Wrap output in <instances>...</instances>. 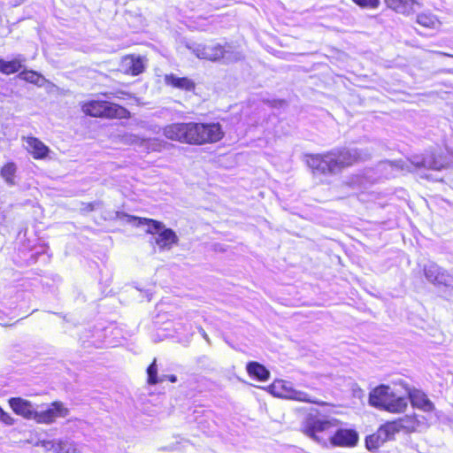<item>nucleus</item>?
Returning a JSON list of instances; mask_svg holds the SVG:
<instances>
[{"label":"nucleus","mask_w":453,"mask_h":453,"mask_svg":"<svg viewBox=\"0 0 453 453\" xmlns=\"http://www.w3.org/2000/svg\"><path fill=\"white\" fill-rule=\"evenodd\" d=\"M424 274L434 285L449 286L453 283V274L434 262H429L424 266Z\"/></svg>","instance_id":"obj_11"},{"label":"nucleus","mask_w":453,"mask_h":453,"mask_svg":"<svg viewBox=\"0 0 453 453\" xmlns=\"http://www.w3.org/2000/svg\"><path fill=\"white\" fill-rule=\"evenodd\" d=\"M401 431L407 433L415 432L427 426L425 417H418L417 415H406L403 418L397 419Z\"/></svg>","instance_id":"obj_21"},{"label":"nucleus","mask_w":453,"mask_h":453,"mask_svg":"<svg viewBox=\"0 0 453 453\" xmlns=\"http://www.w3.org/2000/svg\"><path fill=\"white\" fill-rule=\"evenodd\" d=\"M336 425L337 420L334 418L329 419L319 416L309 415L303 424V431L316 442L326 446L327 440L320 436L319 434L335 427Z\"/></svg>","instance_id":"obj_5"},{"label":"nucleus","mask_w":453,"mask_h":453,"mask_svg":"<svg viewBox=\"0 0 453 453\" xmlns=\"http://www.w3.org/2000/svg\"><path fill=\"white\" fill-rule=\"evenodd\" d=\"M400 431L397 420L386 422L378 428L376 433L366 437V448L369 450H375L386 441L394 440L395 435Z\"/></svg>","instance_id":"obj_7"},{"label":"nucleus","mask_w":453,"mask_h":453,"mask_svg":"<svg viewBox=\"0 0 453 453\" xmlns=\"http://www.w3.org/2000/svg\"><path fill=\"white\" fill-rule=\"evenodd\" d=\"M388 6L398 13L409 15L421 6L420 0H385Z\"/></svg>","instance_id":"obj_22"},{"label":"nucleus","mask_w":453,"mask_h":453,"mask_svg":"<svg viewBox=\"0 0 453 453\" xmlns=\"http://www.w3.org/2000/svg\"><path fill=\"white\" fill-rule=\"evenodd\" d=\"M361 7L376 8L380 4V0H352Z\"/></svg>","instance_id":"obj_33"},{"label":"nucleus","mask_w":453,"mask_h":453,"mask_svg":"<svg viewBox=\"0 0 453 453\" xmlns=\"http://www.w3.org/2000/svg\"><path fill=\"white\" fill-rule=\"evenodd\" d=\"M409 400L411 405L425 412H432L434 404L428 399L427 395L421 390L413 389L409 392Z\"/></svg>","instance_id":"obj_20"},{"label":"nucleus","mask_w":453,"mask_h":453,"mask_svg":"<svg viewBox=\"0 0 453 453\" xmlns=\"http://www.w3.org/2000/svg\"><path fill=\"white\" fill-rule=\"evenodd\" d=\"M130 221H133L134 224L136 226H148V233H157V236L155 237V242L161 249H170L173 244L177 243L178 242V237L174 231H173L170 228H165V226L159 221L137 217H132V219Z\"/></svg>","instance_id":"obj_4"},{"label":"nucleus","mask_w":453,"mask_h":453,"mask_svg":"<svg viewBox=\"0 0 453 453\" xmlns=\"http://www.w3.org/2000/svg\"><path fill=\"white\" fill-rule=\"evenodd\" d=\"M163 133L167 139L190 144L216 142L224 135L219 123H173L165 126Z\"/></svg>","instance_id":"obj_1"},{"label":"nucleus","mask_w":453,"mask_h":453,"mask_svg":"<svg viewBox=\"0 0 453 453\" xmlns=\"http://www.w3.org/2000/svg\"><path fill=\"white\" fill-rule=\"evenodd\" d=\"M189 49L199 58L211 61L222 59L224 63H233L240 60L242 54L232 44H193Z\"/></svg>","instance_id":"obj_3"},{"label":"nucleus","mask_w":453,"mask_h":453,"mask_svg":"<svg viewBox=\"0 0 453 453\" xmlns=\"http://www.w3.org/2000/svg\"><path fill=\"white\" fill-rule=\"evenodd\" d=\"M9 404L17 415L27 419H35L36 411L29 401L20 397H12L9 400Z\"/></svg>","instance_id":"obj_18"},{"label":"nucleus","mask_w":453,"mask_h":453,"mask_svg":"<svg viewBox=\"0 0 453 453\" xmlns=\"http://www.w3.org/2000/svg\"><path fill=\"white\" fill-rule=\"evenodd\" d=\"M120 66L125 73L138 75L144 70V60L140 56H126L122 58Z\"/></svg>","instance_id":"obj_19"},{"label":"nucleus","mask_w":453,"mask_h":453,"mask_svg":"<svg viewBox=\"0 0 453 453\" xmlns=\"http://www.w3.org/2000/svg\"><path fill=\"white\" fill-rule=\"evenodd\" d=\"M358 434L353 429H338L329 437L332 445L338 447H354L358 441Z\"/></svg>","instance_id":"obj_16"},{"label":"nucleus","mask_w":453,"mask_h":453,"mask_svg":"<svg viewBox=\"0 0 453 453\" xmlns=\"http://www.w3.org/2000/svg\"><path fill=\"white\" fill-rule=\"evenodd\" d=\"M24 0H7V4L10 6L15 7L23 3Z\"/></svg>","instance_id":"obj_36"},{"label":"nucleus","mask_w":453,"mask_h":453,"mask_svg":"<svg viewBox=\"0 0 453 453\" xmlns=\"http://www.w3.org/2000/svg\"><path fill=\"white\" fill-rule=\"evenodd\" d=\"M165 83L167 86L184 91H193L196 88L195 82L187 77H178L173 73L165 76Z\"/></svg>","instance_id":"obj_23"},{"label":"nucleus","mask_w":453,"mask_h":453,"mask_svg":"<svg viewBox=\"0 0 453 453\" xmlns=\"http://www.w3.org/2000/svg\"><path fill=\"white\" fill-rule=\"evenodd\" d=\"M386 165H388V166H391V167L393 166L392 163H386Z\"/></svg>","instance_id":"obj_37"},{"label":"nucleus","mask_w":453,"mask_h":453,"mask_svg":"<svg viewBox=\"0 0 453 453\" xmlns=\"http://www.w3.org/2000/svg\"><path fill=\"white\" fill-rule=\"evenodd\" d=\"M247 372L250 376L254 377L261 381L267 380L270 376V372L264 365L257 362L248 363Z\"/></svg>","instance_id":"obj_26"},{"label":"nucleus","mask_w":453,"mask_h":453,"mask_svg":"<svg viewBox=\"0 0 453 453\" xmlns=\"http://www.w3.org/2000/svg\"><path fill=\"white\" fill-rule=\"evenodd\" d=\"M198 331L201 334L202 337L210 344L211 340H210L208 334H206V332L203 330V328L198 327Z\"/></svg>","instance_id":"obj_35"},{"label":"nucleus","mask_w":453,"mask_h":453,"mask_svg":"<svg viewBox=\"0 0 453 453\" xmlns=\"http://www.w3.org/2000/svg\"><path fill=\"white\" fill-rule=\"evenodd\" d=\"M69 414V411L60 402H54L44 411H37L35 419L38 423L50 424L58 418H65Z\"/></svg>","instance_id":"obj_14"},{"label":"nucleus","mask_w":453,"mask_h":453,"mask_svg":"<svg viewBox=\"0 0 453 453\" xmlns=\"http://www.w3.org/2000/svg\"><path fill=\"white\" fill-rule=\"evenodd\" d=\"M411 164L415 168L423 167L432 170H441L447 167L449 165V161L447 157L431 153L425 156L413 157Z\"/></svg>","instance_id":"obj_12"},{"label":"nucleus","mask_w":453,"mask_h":453,"mask_svg":"<svg viewBox=\"0 0 453 453\" xmlns=\"http://www.w3.org/2000/svg\"><path fill=\"white\" fill-rule=\"evenodd\" d=\"M333 151L325 155H312L307 158V165L313 171L334 173L339 171Z\"/></svg>","instance_id":"obj_10"},{"label":"nucleus","mask_w":453,"mask_h":453,"mask_svg":"<svg viewBox=\"0 0 453 453\" xmlns=\"http://www.w3.org/2000/svg\"><path fill=\"white\" fill-rule=\"evenodd\" d=\"M22 141L26 142L25 148L35 159H44L50 149L42 141L34 136H22Z\"/></svg>","instance_id":"obj_17"},{"label":"nucleus","mask_w":453,"mask_h":453,"mask_svg":"<svg viewBox=\"0 0 453 453\" xmlns=\"http://www.w3.org/2000/svg\"><path fill=\"white\" fill-rule=\"evenodd\" d=\"M82 111L93 117L124 119L129 114L124 107L106 101L88 102L82 105Z\"/></svg>","instance_id":"obj_6"},{"label":"nucleus","mask_w":453,"mask_h":453,"mask_svg":"<svg viewBox=\"0 0 453 453\" xmlns=\"http://www.w3.org/2000/svg\"><path fill=\"white\" fill-rule=\"evenodd\" d=\"M18 166L14 162H8L4 165L0 170V176L4 180V182L12 187L16 185V173H17Z\"/></svg>","instance_id":"obj_25"},{"label":"nucleus","mask_w":453,"mask_h":453,"mask_svg":"<svg viewBox=\"0 0 453 453\" xmlns=\"http://www.w3.org/2000/svg\"><path fill=\"white\" fill-rule=\"evenodd\" d=\"M147 373H148V382L150 385H155L158 382H162V381L165 380L166 379L169 380L171 382L177 381V377L175 375H164L161 378H157V365H156V359L148 367Z\"/></svg>","instance_id":"obj_27"},{"label":"nucleus","mask_w":453,"mask_h":453,"mask_svg":"<svg viewBox=\"0 0 453 453\" xmlns=\"http://www.w3.org/2000/svg\"><path fill=\"white\" fill-rule=\"evenodd\" d=\"M334 156L336 157L338 169L350 165L358 160H365L367 155L363 154L357 149H342L333 150Z\"/></svg>","instance_id":"obj_15"},{"label":"nucleus","mask_w":453,"mask_h":453,"mask_svg":"<svg viewBox=\"0 0 453 453\" xmlns=\"http://www.w3.org/2000/svg\"><path fill=\"white\" fill-rule=\"evenodd\" d=\"M44 446L54 450L55 453H81L78 446L71 441L59 440L58 441H47Z\"/></svg>","instance_id":"obj_24"},{"label":"nucleus","mask_w":453,"mask_h":453,"mask_svg":"<svg viewBox=\"0 0 453 453\" xmlns=\"http://www.w3.org/2000/svg\"><path fill=\"white\" fill-rule=\"evenodd\" d=\"M24 61L25 59L21 58L11 61H4L0 58V72L6 75L15 73L21 69Z\"/></svg>","instance_id":"obj_28"},{"label":"nucleus","mask_w":453,"mask_h":453,"mask_svg":"<svg viewBox=\"0 0 453 453\" xmlns=\"http://www.w3.org/2000/svg\"><path fill=\"white\" fill-rule=\"evenodd\" d=\"M69 414V411L60 402H54L44 411H37L35 419L38 423L50 424L58 418H65Z\"/></svg>","instance_id":"obj_13"},{"label":"nucleus","mask_w":453,"mask_h":453,"mask_svg":"<svg viewBox=\"0 0 453 453\" xmlns=\"http://www.w3.org/2000/svg\"><path fill=\"white\" fill-rule=\"evenodd\" d=\"M272 391L274 395L286 399L321 404L319 401L311 397L306 392L294 388L289 381L277 380L272 385Z\"/></svg>","instance_id":"obj_9"},{"label":"nucleus","mask_w":453,"mask_h":453,"mask_svg":"<svg viewBox=\"0 0 453 453\" xmlns=\"http://www.w3.org/2000/svg\"><path fill=\"white\" fill-rule=\"evenodd\" d=\"M369 403L391 413H401L406 410L408 399L397 395L389 386L380 385L370 392Z\"/></svg>","instance_id":"obj_2"},{"label":"nucleus","mask_w":453,"mask_h":453,"mask_svg":"<svg viewBox=\"0 0 453 453\" xmlns=\"http://www.w3.org/2000/svg\"><path fill=\"white\" fill-rule=\"evenodd\" d=\"M0 420L5 425L12 426L14 424V418L0 407Z\"/></svg>","instance_id":"obj_34"},{"label":"nucleus","mask_w":453,"mask_h":453,"mask_svg":"<svg viewBox=\"0 0 453 453\" xmlns=\"http://www.w3.org/2000/svg\"><path fill=\"white\" fill-rule=\"evenodd\" d=\"M400 431L397 420L386 422L378 428L376 433L366 437V448L369 450H375L386 441L394 440L395 435Z\"/></svg>","instance_id":"obj_8"},{"label":"nucleus","mask_w":453,"mask_h":453,"mask_svg":"<svg viewBox=\"0 0 453 453\" xmlns=\"http://www.w3.org/2000/svg\"><path fill=\"white\" fill-rule=\"evenodd\" d=\"M417 22L427 28L436 29L440 26V22L437 18L431 13H421L417 17Z\"/></svg>","instance_id":"obj_29"},{"label":"nucleus","mask_w":453,"mask_h":453,"mask_svg":"<svg viewBox=\"0 0 453 453\" xmlns=\"http://www.w3.org/2000/svg\"><path fill=\"white\" fill-rule=\"evenodd\" d=\"M19 78L38 86H42L45 81V79L42 75L31 70L20 72L19 73Z\"/></svg>","instance_id":"obj_30"},{"label":"nucleus","mask_w":453,"mask_h":453,"mask_svg":"<svg viewBox=\"0 0 453 453\" xmlns=\"http://www.w3.org/2000/svg\"><path fill=\"white\" fill-rule=\"evenodd\" d=\"M146 150L147 152L150 151H160L164 146L165 142L158 139H143V142L142 144Z\"/></svg>","instance_id":"obj_31"},{"label":"nucleus","mask_w":453,"mask_h":453,"mask_svg":"<svg viewBox=\"0 0 453 453\" xmlns=\"http://www.w3.org/2000/svg\"><path fill=\"white\" fill-rule=\"evenodd\" d=\"M122 141L126 144H134V145L142 146V144L143 142V138H141L136 134H126L123 135Z\"/></svg>","instance_id":"obj_32"}]
</instances>
